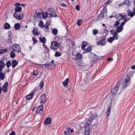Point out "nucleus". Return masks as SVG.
<instances>
[{
	"label": "nucleus",
	"mask_w": 135,
	"mask_h": 135,
	"mask_svg": "<svg viewBox=\"0 0 135 135\" xmlns=\"http://www.w3.org/2000/svg\"><path fill=\"white\" fill-rule=\"evenodd\" d=\"M89 121H87L86 123L85 124L84 127L85 128H89V126L91 125V122L89 123Z\"/></svg>",
	"instance_id": "c85d7f7f"
},
{
	"label": "nucleus",
	"mask_w": 135,
	"mask_h": 135,
	"mask_svg": "<svg viewBox=\"0 0 135 135\" xmlns=\"http://www.w3.org/2000/svg\"><path fill=\"white\" fill-rule=\"evenodd\" d=\"M35 94V92L34 91H32L30 94L26 96V99L29 100L32 99Z\"/></svg>",
	"instance_id": "9b49d317"
},
{
	"label": "nucleus",
	"mask_w": 135,
	"mask_h": 135,
	"mask_svg": "<svg viewBox=\"0 0 135 135\" xmlns=\"http://www.w3.org/2000/svg\"><path fill=\"white\" fill-rule=\"evenodd\" d=\"M11 61H8L6 64V66L8 68L11 66Z\"/></svg>",
	"instance_id": "a18cd8bd"
},
{
	"label": "nucleus",
	"mask_w": 135,
	"mask_h": 135,
	"mask_svg": "<svg viewBox=\"0 0 135 135\" xmlns=\"http://www.w3.org/2000/svg\"><path fill=\"white\" fill-rule=\"evenodd\" d=\"M127 5L129 6H130L131 5V3L130 1L129 0H126L124 2L119 4V5L120 6H123L124 5Z\"/></svg>",
	"instance_id": "f8f14e48"
},
{
	"label": "nucleus",
	"mask_w": 135,
	"mask_h": 135,
	"mask_svg": "<svg viewBox=\"0 0 135 135\" xmlns=\"http://www.w3.org/2000/svg\"><path fill=\"white\" fill-rule=\"evenodd\" d=\"M119 22L118 21H117L114 24V27L115 28H117V26L119 25Z\"/></svg>",
	"instance_id": "49530a36"
},
{
	"label": "nucleus",
	"mask_w": 135,
	"mask_h": 135,
	"mask_svg": "<svg viewBox=\"0 0 135 135\" xmlns=\"http://www.w3.org/2000/svg\"><path fill=\"white\" fill-rule=\"evenodd\" d=\"M45 31L46 32L49 31V28L48 26H45Z\"/></svg>",
	"instance_id": "5fc2aeb1"
},
{
	"label": "nucleus",
	"mask_w": 135,
	"mask_h": 135,
	"mask_svg": "<svg viewBox=\"0 0 135 135\" xmlns=\"http://www.w3.org/2000/svg\"><path fill=\"white\" fill-rule=\"evenodd\" d=\"M15 53L14 52L12 51L10 53V56L11 58H14L15 57Z\"/></svg>",
	"instance_id": "ea45409f"
},
{
	"label": "nucleus",
	"mask_w": 135,
	"mask_h": 135,
	"mask_svg": "<svg viewBox=\"0 0 135 135\" xmlns=\"http://www.w3.org/2000/svg\"><path fill=\"white\" fill-rule=\"evenodd\" d=\"M105 38V37H103L101 40L99 41L97 43L98 45H100L101 46L104 45L106 43Z\"/></svg>",
	"instance_id": "9d476101"
},
{
	"label": "nucleus",
	"mask_w": 135,
	"mask_h": 135,
	"mask_svg": "<svg viewBox=\"0 0 135 135\" xmlns=\"http://www.w3.org/2000/svg\"><path fill=\"white\" fill-rule=\"evenodd\" d=\"M110 32L113 35V37H115L116 36H117L118 35L117 32V31L116 32L115 30H111Z\"/></svg>",
	"instance_id": "412c9836"
},
{
	"label": "nucleus",
	"mask_w": 135,
	"mask_h": 135,
	"mask_svg": "<svg viewBox=\"0 0 135 135\" xmlns=\"http://www.w3.org/2000/svg\"><path fill=\"white\" fill-rule=\"evenodd\" d=\"M57 17V16L56 15V11L54 9L53 10V12H52L50 16V17Z\"/></svg>",
	"instance_id": "393cba45"
},
{
	"label": "nucleus",
	"mask_w": 135,
	"mask_h": 135,
	"mask_svg": "<svg viewBox=\"0 0 135 135\" xmlns=\"http://www.w3.org/2000/svg\"><path fill=\"white\" fill-rule=\"evenodd\" d=\"M33 33L34 35H39V33L38 32L37 28L35 27L33 28Z\"/></svg>",
	"instance_id": "a211bd4d"
},
{
	"label": "nucleus",
	"mask_w": 135,
	"mask_h": 135,
	"mask_svg": "<svg viewBox=\"0 0 135 135\" xmlns=\"http://www.w3.org/2000/svg\"><path fill=\"white\" fill-rule=\"evenodd\" d=\"M11 27L10 25L7 23H6L4 26V28L6 29H9Z\"/></svg>",
	"instance_id": "473e14b6"
},
{
	"label": "nucleus",
	"mask_w": 135,
	"mask_h": 135,
	"mask_svg": "<svg viewBox=\"0 0 135 135\" xmlns=\"http://www.w3.org/2000/svg\"><path fill=\"white\" fill-rule=\"evenodd\" d=\"M76 58L77 59H81L83 57L82 55L80 53H77L76 55Z\"/></svg>",
	"instance_id": "bb28decb"
},
{
	"label": "nucleus",
	"mask_w": 135,
	"mask_h": 135,
	"mask_svg": "<svg viewBox=\"0 0 135 135\" xmlns=\"http://www.w3.org/2000/svg\"><path fill=\"white\" fill-rule=\"evenodd\" d=\"M81 49L82 50L85 49V48L87 45V42L86 41H84L82 43Z\"/></svg>",
	"instance_id": "6ab92c4d"
},
{
	"label": "nucleus",
	"mask_w": 135,
	"mask_h": 135,
	"mask_svg": "<svg viewBox=\"0 0 135 135\" xmlns=\"http://www.w3.org/2000/svg\"><path fill=\"white\" fill-rule=\"evenodd\" d=\"M83 20L82 19L79 20L77 21V24L78 26H80L82 23Z\"/></svg>",
	"instance_id": "37998d69"
},
{
	"label": "nucleus",
	"mask_w": 135,
	"mask_h": 135,
	"mask_svg": "<svg viewBox=\"0 0 135 135\" xmlns=\"http://www.w3.org/2000/svg\"><path fill=\"white\" fill-rule=\"evenodd\" d=\"M39 40L43 44L45 43L46 41V38L44 37H43L42 38L40 37Z\"/></svg>",
	"instance_id": "b1692460"
},
{
	"label": "nucleus",
	"mask_w": 135,
	"mask_h": 135,
	"mask_svg": "<svg viewBox=\"0 0 135 135\" xmlns=\"http://www.w3.org/2000/svg\"><path fill=\"white\" fill-rule=\"evenodd\" d=\"M75 8L78 11H79L80 9L79 6L78 4L76 5Z\"/></svg>",
	"instance_id": "4d7b16f0"
},
{
	"label": "nucleus",
	"mask_w": 135,
	"mask_h": 135,
	"mask_svg": "<svg viewBox=\"0 0 135 135\" xmlns=\"http://www.w3.org/2000/svg\"><path fill=\"white\" fill-rule=\"evenodd\" d=\"M116 18L118 20H120L123 19L122 15L120 14H119L118 16L116 17Z\"/></svg>",
	"instance_id": "58836bf2"
},
{
	"label": "nucleus",
	"mask_w": 135,
	"mask_h": 135,
	"mask_svg": "<svg viewBox=\"0 0 135 135\" xmlns=\"http://www.w3.org/2000/svg\"><path fill=\"white\" fill-rule=\"evenodd\" d=\"M43 106L42 105H41L37 107L36 112L38 114L40 115L42 114H43Z\"/></svg>",
	"instance_id": "6e6552de"
},
{
	"label": "nucleus",
	"mask_w": 135,
	"mask_h": 135,
	"mask_svg": "<svg viewBox=\"0 0 135 135\" xmlns=\"http://www.w3.org/2000/svg\"><path fill=\"white\" fill-rule=\"evenodd\" d=\"M74 132L73 129H71L69 127H67L64 129V135H70L71 133Z\"/></svg>",
	"instance_id": "20e7f679"
},
{
	"label": "nucleus",
	"mask_w": 135,
	"mask_h": 135,
	"mask_svg": "<svg viewBox=\"0 0 135 135\" xmlns=\"http://www.w3.org/2000/svg\"><path fill=\"white\" fill-rule=\"evenodd\" d=\"M38 25L41 28L43 27L44 25L43 21H40L38 24Z\"/></svg>",
	"instance_id": "8fccbe9b"
},
{
	"label": "nucleus",
	"mask_w": 135,
	"mask_h": 135,
	"mask_svg": "<svg viewBox=\"0 0 135 135\" xmlns=\"http://www.w3.org/2000/svg\"><path fill=\"white\" fill-rule=\"evenodd\" d=\"M22 8L21 7H17L15 9V13L21 11Z\"/></svg>",
	"instance_id": "2f4dec72"
},
{
	"label": "nucleus",
	"mask_w": 135,
	"mask_h": 135,
	"mask_svg": "<svg viewBox=\"0 0 135 135\" xmlns=\"http://www.w3.org/2000/svg\"><path fill=\"white\" fill-rule=\"evenodd\" d=\"M118 89L119 87L118 86L116 85L113 89H112L111 92L113 94H114L117 92Z\"/></svg>",
	"instance_id": "2eb2a0df"
},
{
	"label": "nucleus",
	"mask_w": 135,
	"mask_h": 135,
	"mask_svg": "<svg viewBox=\"0 0 135 135\" xmlns=\"http://www.w3.org/2000/svg\"><path fill=\"white\" fill-rule=\"evenodd\" d=\"M5 66V64L2 61H0V68H3Z\"/></svg>",
	"instance_id": "79ce46f5"
},
{
	"label": "nucleus",
	"mask_w": 135,
	"mask_h": 135,
	"mask_svg": "<svg viewBox=\"0 0 135 135\" xmlns=\"http://www.w3.org/2000/svg\"><path fill=\"white\" fill-rule=\"evenodd\" d=\"M106 10H107L105 9L104 8L103 9L101 13L98 16V20H101L103 18L105 15H107V12L106 11Z\"/></svg>",
	"instance_id": "7ed1b4c3"
},
{
	"label": "nucleus",
	"mask_w": 135,
	"mask_h": 135,
	"mask_svg": "<svg viewBox=\"0 0 135 135\" xmlns=\"http://www.w3.org/2000/svg\"><path fill=\"white\" fill-rule=\"evenodd\" d=\"M51 65V62H47L45 64H44V66L45 67L47 68L48 67H49Z\"/></svg>",
	"instance_id": "4c0bfd02"
},
{
	"label": "nucleus",
	"mask_w": 135,
	"mask_h": 135,
	"mask_svg": "<svg viewBox=\"0 0 135 135\" xmlns=\"http://www.w3.org/2000/svg\"><path fill=\"white\" fill-rule=\"evenodd\" d=\"M51 118L50 117L46 118L44 121V123L45 124H50L51 123Z\"/></svg>",
	"instance_id": "4468645a"
},
{
	"label": "nucleus",
	"mask_w": 135,
	"mask_h": 135,
	"mask_svg": "<svg viewBox=\"0 0 135 135\" xmlns=\"http://www.w3.org/2000/svg\"><path fill=\"white\" fill-rule=\"evenodd\" d=\"M134 7H133V12H131L130 10H128L127 11L128 13V16H130L131 17H133L135 15V0H134Z\"/></svg>",
	"instance_id": "423d86ee"
},
{
	"label": "nucleus",
	"mask_w": 135,
	"mask_h": 135,
	"mask_svg": "<svg viewBox=\"0 0 135 135\" xmlns=\"http://www.w3.org/2000/svg\"><path fill=\"white\" fill-rule=\"evenodd\" d=\"M97 116V114L96 113H94L90 118L92 120H93Z\"/></svg>",
	"instance_id": "3c124183"
},
{
	"label": "nucleus",
	"mask_w": 135,
	"mask_h": 135,
	"mask_svg": "<svg viewBox=\"0 0 135 135\" xmlns=\"http://www.w3.org/2000/svg\"><path fill=\"white\" fill-rule=\"evenodd\" d=\"M2 51V53H6L7 51V49H5L3 50H1Z\"/></svg>",
	"instance_id": "13d9d810"
},
{
	"label": "nucleus",
	"mask_w": 135,
	"mask_h": 135,
	"mask_svg": "<svg viewBox=\"0 0 135 135\" xmlns=\"http://www.w3.org/2000/svg\"><path fill=\"white\" fill-rule=\"evenodd\" d=\"M12 47H13V50L14 51L18 52H20L21 50V47L18 45L15 44L13 45Z\"/></svg>",
	"instance_id": "1a4fd4ad"
},
{
	"label": "nucleus",
	"mask_w": 135,
	"mask_h": 135,
	"mask_svg": "<svg viewBox=\"0 0 135 135\" xmlns=\"http://www.w3.org/2000/svg\"><path fill=\"white\" fill-rule=\"evenodd\" d=\"M50 24V23L49 22H47L45 26L48 27L49 26V25Z\"/></svg>",
	"instance_id": "0e129e2a"
},
{
	"label": "nucleus",
	"mask_w": 135,
	"mask_h": 135,
	"mask_svg": "<svg viewBox=\"0 0 135 135\" xmlns=\"http://www.w3.org/2000/svg\"><path fill=\"white\" fill-rule=\"evenodd\" d=\"M11 31H8V36L9 37V38L8 40H7L9 41V42H11Z\"/></svg>",
	"instance_id": "c9c22d12"
},
{
	"label": "nucleus",
	"mask_w": 135,
	"mask_h": 135,
	"mask_svg": "<svg viewBox=\"0 0 135 135\" xmlns=\"http://www.w3.org/2000/svg\"><path fill=\"white\" fill-rule=\"evenodd\" d=\"M60 46V44L56 41H54L51 43V49L54 50H56Z\"/></svg>",
	"instance_id": "f03ea898"
},
{
	"label": "nucleus",
	"mask_w": 135,
	"mask_h": 135,
	"mask_svg": "<svg viewBox=\"0 0 135 135\" xmlns=\"http://www.w3.org/2000/svg\"><path fill=\"white\" fill-rule=\"evenodd\" d=\"M52 32L54 35H56L57 33L58 30L56 28L53 29L52 30Z\"/></svg>",
	"instance_id": "a19ab883"
},
{
	"label": "nucleus",
	"mask_w": 135,
	"mask_h": 135,
	"mask_svg": "<svg viewBox=\"0 0 135 135\" xmlns=\"http://www.w3.org/2000/svg\"><path fill=\"white\" fill-rule=\"evenodd\" d=\"M85 135H90V132H85Z\"/></svg>",
	"instance_id": "774afa93"
},
{
	"label": "nucleus",
	"mask_w": 135,
	"mask_h": 135,
	"mask_svg": "<svg viewBox=\"0 0 135 135\" xmlns=\"http://www.w3.org/2000/svg\"><path fill=\"white\" fill-rule=\"evenodd\" d=\"M77 64L80 66H84L85 65V64L81 60H79V61L78 62Z\"/></svg>",
	"instance_id": "5701e85b"
},
{
	"label": "nucleus",
	"mask_w": 135,
	"mask_h": 135,
	"mask_svg": "<svg viewBox=\"0 0 135 135\" xmlns=\"http://www.w3.org/2000/svg\"><path fill=\"white\" fill-rule=\"evenodd\" d=\"M130 80V78L127 76H126L125 80H124L123 84V86L124 88L126 87L128 84Z\"/></svg>",
	"instance_id": "0eeeda50"
},
{
	"label": "nucleus",
	"mask_w": 135,
	"mask_h": 135,
	"mask_svg": "<svg viewBox=\"0 0 135 135\" xmlns=\"http://www.w3.org/2000/svg\"><path fill=\"white\" fill-rule=\"evenodd\" d=\"M45 31L46 32L49 31V28L48 26H45Z\"/></svg>",
	"instance_id": "6e6d98bb"
},
{
	"label": "nucleus",
	"mask_w": 135,
	"mask_h": 135,
	"mask_svg": "<svg viewBox=\"0 0 135 135\" xmlns=\"http://www.w3.org/2000/svg\"><path fill=\"white\" fill-rule=\"evenodd\" d=\"M117 28L116 30L117 32L119 33L121 32L123 30V27H122L120 26H119L118 27H117Z\"/></svg>",
	"instance_id": "a878e982"
},
{
	"label": "nucleus",
	"mask_w": 135,
	"mask_h": 135,
	"mask_svg": "<svg viewBox=\"0 0 135 135\" xmlns=\"http://www.w3.org/2000/svg\"><path fill=\"white\" fill-rule=\"evenodd\" d=\"M121 81H119L118 83L117 84V85H116L117 86H118L120 85L121 84Z\"/></svg>",
	"instance_id": "e2e57ef3"
},
{
	"label": "nucleus",
	"mask_w": 135,
	"mask_h": 135,
	"mask_svg": "<svg viewBox=\"0 0 135 135\" xmlns=\"http://www.w3.org/2000/svg\"><path fill=\"white\" fill-rule=\"evenodd\" d=\"M3 91L4 92H7V88H3Z\"/></svg>",
	"instance_id": "bf43d9fd"
},
{
	"label": "nucleus",
	"mask_w": 135,
	"mask_h": 135,
	"mask_svg": "<svg viewBox=\"0 0 135 135\" xmlns=\"http://www.w3.org/2000/svg\"><path fill=\"white\" fill-rule=\"evenodd\" d=\"M125 22L124 21H123L121 23L120 26H121L122 27H123V26L125 24Z\"/></svg>",
	"instance_id": "052dcab7"
},
{
	"label": "nucleus",
	"mask_w": 135,
	"mask_h": 135,
	"mask_svg": "<svg viewBox=\"0 0 135 135\" xmlns=\"http://www.w3.org/2000/svg\"><path fill=\"white\" fill-rule=\"evenodd\" d=\"M134 74V72L133 71H129L127 74L126 76L129 78L131 77Z\"/></svg>",
	"instance_id": "c756f323"
},
{
	"label": "nucleus",
	"mask_w": 135,
	"mask_h": 135,
	"mask_svg": "<svg viewBox=\"0 0 135 135\" xmlns=\"http://www.w3.org/2000/svg\"><path fill=\"white\" fill-rule=\"evenodd\" d=\"M8 85V83L7 82H6L3 85V88H7Z\"/></svg>",
	"instance_id": "603ef678"
},
{
	"label": "nucleus",
	"mask_w": 135,
	"mask_h": 135,
	"mask_svg": "<svg viewBox=\"0 0 135 135\" xmlns=\"http://www.w3.org/2000/svg\"><path fill=\"white\" fill-rule=\"evenodd\" d=\"M21 4L19 3H17L15 4V6L16 7H19V6H20Z\"/></svg>",
	"instance_id": "680f3d73"
},
{
	"label": "nucleus",
	"mask_w": 135,
	"mask_h": 135,
	"mask_svg": "<svg viewBox=\"0 0 135 135\" xmlns=\"http://www.w3.org/2000/svg\"><path fill=\"white\" fill-rule=\"evenodd\" d=\"M18 62L15 60H14L12 62V66L13 68H15L18 64Z\"/></svg>",
	"instance_id": "f3484780"
},
{
	"label": "nucleus",
	"mask_w": 135,
	"mask_h": 135,
	"mask_svg": "<svg viewBox=\"0 0 135 135\" xmlns=\"http://www.w3.org/2000/svg\"><path fill=\"white\" fill-rule=\"evenodd\" d=\"M10 135H15V132L14 131H12L10 133Z\"/></svg>",
	"instance_id": "338daca9"
},
{
	"label": "nucleus",
	"mask_w": 135,
	"mask_h": 135,
	"mask_svg": "<svg viewBox=\"0 0 135 135\" xmlns=\"http://www.w3.org/2000/svg\"><path fill=\"white\" fill-rule=\"evenodd\" d=\"M111 106H109L107 108V110L106 112V115L107 116H109L110 113Z\"/></svg>",
	"instance_id": "cd10ccee"
},
{
	"label": "nucleus",
	"mask_w": 135,
	"mask_h": 135,
	"mask_svg": "<svg viewBox=\"0 0 135 135\" xmlns=\"http://www.w3.org/2000/svg\"><path fill=\"white\" fill-rule=\"evenodd\" d=\"M48 12L46 11V13L45 14L44 13H43L42 14V17L46 19L48 17Z\"/></svg>",
	"instance_id": "e433bc0d"
},
{
	"label": "nucleus",
	"mask_w": 135,
	"mask_h": 135,
	"mask_svg": "<svg viewBox=\"0 0 135 135\" xmlns=\"http://www.w3.org/2000/svg\"><path fill=\"white\" fill-rule=\"evenodd\" d=\"M54 9L52 8H49L47 11V12H48V15H49V16H48L49 17H50L51 15V14L52 12H53V10H54Z\"/></svg>",
	"instance_id": "aec40b11"
},
{
	"label": "nucleus",
	"mask_w": 135,
	"mask_h": 135,
	"mask_svg": "<svg viewBox=\"0 0 135 135\" xmlns=\"http://www.w3.org/2000/svg\"><path fill=\"white\" fill-rule=\"evenodd\" d=\"M44 85V81H41L39 84V86L41 89L43 88V86Z\"/></svg>",
	"instance_id": "09e8293b"
},
{
	"label": "nucleus",
	"mask_w": 135,
	"mask_h": 135,
	"mask_svg": "<svg viewBox=\"0 0 135 135\" xmlns=\"http://www.w3.org/2000/svg\"><path fill=\"white\" fill-rule=\"evenodd\" d=\"M20 25L19 23H17L15 24L14 26V28L15 29L18 30L20 27Z\"/></svg>",
	"instance_id": "7c9ffc66"
},
{
	"label": "nucleus",
	"mask_w": 135,
	"mask_h": 135,
	"mask_svg": "<svg viewBox=\"0 0 135 135\" xmlns=\"http://www.w3.org/2000/svg\"><path fill=\"white\" fill-rule=\"evenodd\" d=\"M40 13L37 12L36 11V12L34 15L33 20L35 22H38L40 19H41L40 15L41 12H42V10L41 9H39Z\"/></svg>",
	"instance_id": "f257e3e1"
},
{
	"label": "nucleus",
	"mask_w": 135,
	"mask_h": 135,
	"mask_svg": "<svg viewBox=\"0 0 135 135\" xmlns=\"http://www.w3.org/2000/svg\"><path fill=\"white\" fill-rule=\"evenodd\" d=\"M61 55V53H59V52H56L55 54V56L56 57L60 56Z\"/></svg>",
	"instance_id": "de8ad7c7"
},
{
	"label": "nucleus",
	"mask_w": 135,
	"mask_h": 135,
	"mask_svg": "<svg viewBox=\"0 0 135 135\" xmlns=\"http://www.w3.org/2000/svg\"><path fill=\"white\" fill-rule=\"evenodd\" d=\"M85 131L90 132L89 128H85Z\"/></svg>",
	"instance_id": "69168bd1"
},
{
	"label": "nucleus",
	"mask_w": 135,
	"mask_h": 135,
	"mask_svg": "<svg viewBox=\"0 0 135 135\" xmlns=\"http://www.w3.org/2000/svg\"><path fill=\"white\" fill-rule=\"evenodd\" d=\"M32 40L33 42V45H34L36 43L37 41V40L35 38V37H32Z\"/></svg>",
	"instance_id": "864d4df0"
},
{
	"label": "nucleus",
	"mask_w": 135,
	"mask_h": 135,
	"mask_svg": "<svg viewBox=\"0 0 135 135\" xmlns=\"http://www.w3.org/2000/svg\"><path fill=\"white\" fill-rule=\"evenodd\" d=\"M114 40V38L113 37H110L107 39V41L112 43V42Z\"/></svg>",
	"instance_id": "72a5a7b5"
},
{
	"label": "nucleus",
	"mask_w": 135,
	"mask_h": 135,
	"mask_svg": "<svg viewBox=\"0 0 135 135\" xmlns=\"http://www.w3.org/2000/svg\"><path fill=\"white\" fill-rule=\"evenodd\" d=\"M5 75L2 72L0 73V79L2 80H3L5 77Z\"/></svg>",
	"instance_id": "f704fd0d"
},
{
	"label": "nucleus",
	"mask_w": 135,
	"mask_h": 135,
	"mask_svg": "<svg viewBox=\"0 0 135 135\" xmlns=\"http://www.w3.org/2000/svg\"><path fill=\"white\" fill-rule=\"evenodd\" d=\"M70 79L68 78L65 79V80L63 82V84L64 86H66L68 85V83Z\"/></svg>",
	"instance_id": "4be33fe9"
},
{
	"label": "nucleus",
	"mask_w": 135,
	"mask_h": 135,
	"mask_svg": "<svg viewBox=\"0 0 135 135\" xmlns=\"http://www.w3.org/2000/svg\"><path fill=\"white\" fill-rule=\"evenodd\" d=\"M83 50H84V52L85 53L90 52L92 50L91 46L90 45L86 49L85 48V49Z\"/></svg>",
	"instance_id": "dca6fc26"
},
{
	"label": "nucleus",
	"mask_w": 135,
	"mask_h": 135,
	"mask_svg": "<svg viewBox=\"0 0 135 135\" xmlns=\"http://www.w3.org/2000/svg\"><path fill=\"white\" fill-rule=\"evenodd\" d=\"M98 30L96 29H94L92 31V33H93V34L94 35H96V34L98 33Z\"/></svg>",
	"instance_id": "c03bdc74"
},
{
	"label": "nucleus",
	"mask_w": 135,
	"mask_h": 135,
	"mask_svg": "<svg viewBox=\"0 0 135 135\" xmlns=\"http://www.w3.org/2000/svg\"><path fill=\"white\" fill-rule=\"evenodd\" d=\"M19 13L18 12L15 13L13 15L14 17L18 20L22 19L23 17V14Z\"/></svg>",
	"instance_id": "39448f33"
},
{
	"label": "nucleus",
	"mask_w": 135,
	"mask_h": 135,
	"mask_svg": "<svg viewBox=\"0 0 135 135\" xmlns=\"http://www.w3.org/2000/svg\"><path fill=\"white\" fill-rule=\"evenodd\" d=\"M46 99V97L45 94H43L41 95V102L42 104L45 102Z\"/></svg>",
	"instance_id": "ddd939ff"
}]
</instances>
